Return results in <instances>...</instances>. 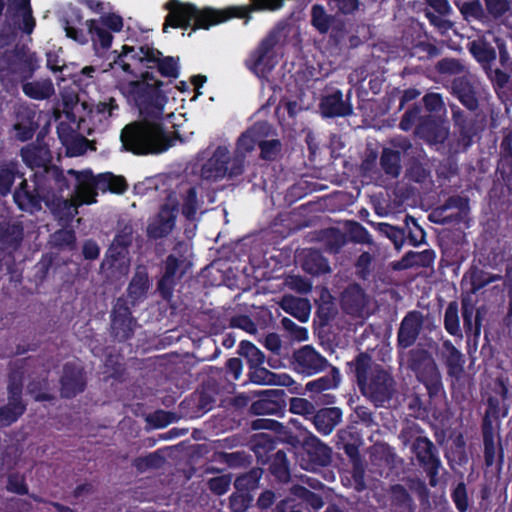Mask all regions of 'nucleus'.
<instances>
[{"instance_id": "9", "label": "nucleus", "mask_w": 512, "mask_h": 512, "mask_svg": "<svg viewBox=\"0 0 512 512\" xmlns=\"http://www.w3.org/2000/svg\"><path fill=\"white\" fill-rule=\"evenodd\" d=\"M185 259L169 254L159 265L156 292L166 302L172 301L177 284L186 273Z\"/></svg>"}, {"instance_id": "24", "label": "nucleus", "mask_w": 512, "mask_h": 512, "mask_svg": "<svg viewBox=\"0 0 512 512\" xmlns=\"http://www.w3.org/2000/svg\"><path fill=\"white\" fill-rule=\"evenodd\" d=\"M178 207L164 204L155 219L147 226V237L158 240L168 236L175 227Z\"/></svg>"}, {"instance_id": "32", "label": "nucleus", "mask_w": 512, "mask_h": 512, "mask_svg": "<svg viewBox=\"0 0 512 512\" xmlns=\"http://www.w3.org/2000/svg\"><path fill=\"white\" fill-rule=\"evenodd\" d=\"M343 411L339 407H325L316 410L311 421L315 429L322 435L330 434L342 421Z\"/></svg>"}, {"instance_id": "4", "label": "nucleus", "mask_w": 512, "mask_h": 512, "mask_svg": "<svg viewBox=\"0 0 512 512\" xmlns=\"http://www.w3.org/2000/svg\"><path fill=\"white\" fill-rule=\"evenodd\" d=\"M169 14L165 27L170 25L175 28L209 29L210 26L228 20L231 17L246 18L251 10L245 7H230L222 10L205 8L197 9L191 4H183L173 0L166 5Z\"/></svg>"}, {"instance_id": "25", "label": "nucleus", "mask_w": 512, "mask_h": 512, "mask_svg": "<svg viewBox=\"0 0 512 512\" xmlns=\"http://www.w3.org/2000/svg\"><path fill=\"white\" fill-rule=\"evenodd\" d=\"M288 395L282 388L258 389V415L282 416L286 410Z\"/></svg>"}, {"instance_id": "17", "label": "nucleus", "mask_w": 512, "mask_h": 512, "mask_svg": "<svg viewBox=\"0 0 512 512\" xmlns=\"http://www.w3.org/2000/svg\"><path fill=\"white\" fill-rule=\"evenodd\" d=\"M450 112L454 128L459 133V141L465 148L471 146L475 137L482 129L477 115L474 114L475 112L469 111L467 113L455 104H450Z\"/></svg>"}, {"instance_id": "49", "label": "nucleus", "mask_w": 512, "mask_h": 512, "mask_svg": "<svg viewBox=\"0 0 512 512\" xmlns=\"http://www.w3.org/2000/svg\"><path fill=\"white\" fill-rule=\"evenodd\" d=\"M385 174L399 177L401 174V151L392 148H383L379 161Z\"/></svg>"}, {"instance_id": "11", "label": "nucleus", "mask_w": 512, "mask_h": 512, "mask_svg": "<svg viewBox=\"0 0 512 512\" xmlns=\"http://www.w3.org/2000/svg\"><path fill=\"white\" fill-rule=\"evenodd\" d=\"M411 451L420 467L424 469L429 485L436 487L439 483V471L442 468L437 446L428 437L417 436L412 442Z\"/></svg>"}, {"instance_id": "5", "label": "nucleus", "mask_w": 512, "mask_h": 512, "mask_svg": "<svg viewBox=\"0 0 512 512\" xmlns=\"http://www.w3.org/2000/svg\"><path fill=\"white\" fill-rule=\"evenodd\" d=\"M509 413V405L502 403L496 396L486 399V409L481 419V435L483 442V458L486 467L496 464L498 471L503 469L504 449L499 434L501 420Z\"/></svg>"}, {"instance_id": "6", "label": "nucleus", "mask_w": 512, "mask_h": 512, "mask_svg": "<svg viewBox=\"0 0 512 512\" xmlns=\"http://www.w3.org/2000/svg\"><path fill=\"white\" fill-rule=\"evenodd\" d=\"M407 363L416 379L425 387L429 399L445 395L442 375L429 351L423 348L410 350Z\"/></svg>"}, {"instance_id": "52", "label": "nucleus", "mask_w": 512, "mask_h": 512, "mask_svg": "<svg viewBox=\"0 0 512 512\" xmlns=\"http://www.w3.org/2000/svg\"><path fill=\"white\" fill-rule=\"evenodd\" d=\"M485 5L489 14L502 17V24L512 30V8L508 0H485Z\"/></svg>"}, {"instance_id": "60", "label": "nucleus", "mask_w": 512, "mask_h": 512, "mask_svg": "<svg viewBox=\"0 0 512 512\" xmlns=\"http://www.w3.org/2000/svg\"><path fill=\"white\" fill-rule=\"evenodd\" d=\"M422 109H424V114L444 116L446 114V107L443 96L437 92L424 94L422 98Z\"/></svg>"}, {"instance_id": "57", "label": "nucleus", "mask_w": 512, "mask_h": 512, "mask_svg": "<svg viewBox=\"0 0 512 512\" xmlns=\"http://www.w3.org/2000/svg\"><path fill=\"white\" fill-rule=\"evenodd\" d=\"M435 69L440 75L454 76V78L462 76L463 73L468 71L461 60L450 57L439 60L435 65Z\"/></svg>"}, {"instance_id": "34", "label": "nucleus", "mask_w": 512, "mask_h": 512, "mask_svg": "<svg viewBox=\"0 0 512 512\" xmlns=\"http://www.w3.org/2000/svg\"><path fill=\"white\" fill-rule=\"evenodd\" d=\"M405 165V175L409 181L422 184L425 183L430 176L427 158L422 149H416L413 156L408 159Z\"/></svg>"}, {"instance_id": "26", "label": "nucleus", "mask_w": 512, "mask_h": 512, "mask_svg": "<svg viewBox=\"0 0 512 512\" xmlns=\"http://www.w3.org/2000/svg\"><path fill=\"white\" fill-rule=\"evenodd\" d=\"M256 146V124L251 125L243 132L236 143L234 156L230 165V175L239 176L244 171L246 154L252 152Z\"/></svg>"}, {"instance_id": "30", "label": "nucleus", "mask_w": 512, "mask_h": 512, "mask_svg": "<svg viewBox=\"0 0 512 512\" xmlns=\"http://www.w3.org/2000/svg\"><path fill=\"white\" fill-rule=\"evenodd\" d=\"M461 316L467 341L473 340L477 343L481 333L482 317L480 312L475 310V304L468 296L461 299Z\"/></svg>"}, {"instance_id": "16", "label": "nucleus", "mask_w": 512, "mask_h": 512, "mask_svg": "<svg viewBox=\"0 0 512 512\" xmlns=\"http://www.w3.org/2000/svg\"><path fill=\"white\" fill-rule=\"evenodd\" d=\"M477 85V78L468 70L462 76L453 78L448 89L468 111L476 112L479 108Z\"/></svg>"}, {"instance_id": "12", "label": "nucleus", "mask_w": 512, "mask_h": 512, "mask_svg": "<svg viewBox=\"0 0 512 512\" xmlns=\"http://www.w3.org/2000/svg\"><path fill=\"white\" fill-rule=\"evenodd\" d=\"M137 320L133 317L127 299L118 297L110 313V335L119 342L124 343L133 338Z\"/></svg>"}, {"instance_id": "10", "label": "nucleus", "mask_w": 512, "mask_h": 512, "mask_svg": "<svg viewBox=\"0 0 512 512\" xmlns=\"http://www.w3.org/2000/svg\"><path fill=\"white\" fill-rule=\"evenodd\" d=\"M259 430H267L268 432H258V450L263 449L269 452L274 450L280 442L286 443L294 449H297L300 444V437L278 420L258 418Z\"/></svg>"}, {"instance_id": "50", "label": "nucleus", "mask_w": 512, "mask_h": 512, "mask_svg": "<svg viewBox=\"0 0 512 512\" xmlns=\"http://www.w3.org/2000/svg\"><path fill=\"white\" fill-rule=\"evenodd\" d=\"M214 402V398L209 393L196 391L186 397L181 406L193 409L196 414H204L213 408Z\"/></svg>"}, {"instance_id": "15", "label": "nucleus", "mask_w": 512, "mask_h": 512, "mask_svg": "<svg viewBox=\"0 0 512 512\" xmlns=\"http://www.w3.org/2000/svg\"><path fill=\"white\" fill-rule=\"evenodd\" d=\"M60 396L63 399H73L87 388V375L83 366L68 361L62 367L59 378Z\"/></svg>"}, {"instance_id": "39", "label": "nucleus", "mask_w": 512, "mask_h": 512, "mask_svg": "<svg viewBox=\"0 0 512 512\" xmlns=\"http://www.w3.org/2000/svg\"><path fill=\"white\" fill-rule=\"evenodd\" d=\"M280 306L285 312L301 323L309 320L311 304L308 299L285 295L280 301Z\"/></svg>"}, {"instance_id": "28", "label": "nucleus", "mask_w": 512, "mask_h": 512, "mask_svg": "<svg viewBox=\"0 0 512 512\" xmlns=\"http://www.w3.org/2000/svg\"><path fill=\"white\" fill-rule=\"evenodd\" d=\"M150 53V59L153 60V62L149 64V70L154 71L156 78V74H159L164 78H168L169 81L166 83L171 85L172 80L177 79L180 75L178 58H174L172 56H163L162 52L155 48H152ZM166 90H168V95L171 92L170 86L166 87Z\"/></svg>"}, {"instance_id": "62", "label": "nucleus", "mask_w": 512, "mask_h": 512, "mask_svg": "<svg viewBox=\"0 0 512 512\" xmlns=\"http://www.w3.org/2000/svg\"><path fill=\"white\" fill-rule=\"evenodd\" d=\"M333 16L328 14L323 5L315 4L311 9V24L318 32H328Z\"/></svg>"}, {"instance_id": "22", "label": "nucleus", "mask_w": 512, "mask_h": 512, "mask_svg": "<svg viewBox=\"0 0 512 512\" xmlns=\"http://www.w3.org/2000/svg\"><path fill=\"white\" fill-rule=\"evenodd\" d=\"M298 447H301L307 456L308 464L306 468L315 469L326 466L331 462V450L311 433L300 439Z\"/></svg>"}, {"instance_id": "29", "label": "nucleus", "mask_w": 512, "mask_h": 512, "mask_svg": "<svg viewBox=\"0 0 512 512\" xmlns=\"http://www.w3.org/2000/svg\"><path fill=\"white\" fill-rule=\"evenodd\" d=\"M363 444L361 432L354 426L349 425L341 429L335 436V447L338 451H343L349 459H357L360 455V446Z\"/></svg>"}, {"instance_id": "35", "label": "nucleus", "mask_w": 512, "mask_h": 512, "mask_svg": "<svg viewBox=\"0 0 512 512\" xmlns=\"http://www.w3.org/2000/svg\"><path fill=\"white\" fill-rule=\"evenodd\" d=\"M390 512H416L410 492L401 484L392 485L388 493Z\"/></svg>"}, {"instance_id": "18", "label": "nucleus", "mask_w": 512, "mask_h": 512, "mask_svg": "<svg viewBox=\"0 0 512 512\" xmlns=\"http://www.w3.org/2000/svg\"><path fill=\"white\" fill-rule=\"evenodd\" d=\"M328 365V360L310 345L301 347L293 354L294 370L306 376L321 373Z\"/></svg>"}, {"instance_id": "42", "label": "nucleus", "mask_w": 512, "mask_h": 512, "mask_svg": "<svg viewBox=\"0 0 512 512\" xmlns=\"http://www.w3.org/2000/svg\"><path fill=\"white\" fill-rule=\"evenodd\" d=\"M442 356L448 376L459 378L464 371L463 354L449 340H445Z\"/></svg>"}, {"instance_id": "37", "label": "nucleus", "mask_w": 512, "mask_h": 512, "mask_svg": "<svg viewBox=\"0 0 512 512\" xmlns=\"http://www.w3.org/2000/svg\"><path fill=\"white\" fill-rule=\"evenodd\" d=\"M24 237V229L20 222L7 223L0 226V243L7 250L10 258L19 249Z\"/></svg>"}, {"instance_id": "36", "label": "nucleus", "mask_w": 512, "mask_h": 512, "mask_svg": "<svg viewBox=\"0 0 512 512\" xmlns=\"http://www.w3.org/2000/svg\"><path fill=\"white\" fill-rule=\"evenodd\" d=\"M149 288L150 280L147 269L144 266H138L127 287V294L132 305L144 300Z\"/></svg>"}, {"instance_id": "8", "label": "nucleus", "mask_w": 512, "mask_h": 512, "mask_svg": "<svg viewBox=\"0 0 512 512\" xmlns=\"http://www.w3.org/2000/svg\"><path fill=\"white\" fill-rule=\"evenodd\" d=\"M38 68L36 53L24 44H16L0 56V72L22 81L30 79Z\"/></svg>"}, {"instance_id": "14", "label": "nucleus", "mask_w": 512, "mask_h": 512, "mask_svg": "<svg viewBox=\"0 0 512 512\" xmlns=\"http://www.w3.org/2000/svg\"><path fill=\"white\" fill-rule=\"evenodd\" d=\"M13 200L21 211L30 214L39 212L42 209V203L46 205V198L40 191V187L33 174L29 179L24 178L15 188Z\"/></svg>"}, {"instance_id": "19", "label": "nucleus", "mask_w": 512, "mask_h": 512, "mask_svg": "<svg viewBox=\"0 0 512 512\" xmlns=\"http://www.w3.org/2000/svg\"><path fill=\"white\" fill-rule=\"evenodd\" d=\"M351 91L352 89L348 90L346 98H344V94L340 89H335L331 93L322 95L319 104L322 118H338L351 115L353 113Z\"/></svg>"}, {"instance_id": "7", "label": "nucleus", "mask_w": 512, "mask_h": 512, "mask_svg": "<svg viewBox=\"0 0 512 512\" xmlns=\"http://www.w3.org/2000/svg\"><path fill=\"white\" fill-rule=\"evenodd\" d=\"M67 173L74 176L78 182L75 198H65L64 193H62L46 202V206L51 210L52 214L57 218L58 223L63 227L70 225L78 214L79 206L95 203L97 196L91 187L80 184V172L70 169Z\"/></svg>"}, {"instance_id": "23", "label": "nucleus", "mask_w": 512, "mask_h": 512, "mask_svg": "<svg viewBox=\"0 0 512 512\" xmlns=\"http://www.w3.org/2000/svg\"><path fill=\"white\" fill-rule=\"evenodd\" d=\"M425 319L419 310L408 311L398 328V346L407 349L415 344L423 328Z\"/></svg>"}, {"instance_id": "44", "label": "nucleus", "mask_w": 512, "mask_h": 512, "mask_svg": "<svg viewBox=\"0 0 512 512\" xmlns=\"http://www.w3.org/2000/svg\"><path fill=\"white\" fill-rule=\"evenodd\" d=\"M291 493L298 500L301 511L305 509L308 512H318L324 505L323 497L320 494L304 486L294 485L291 488Z\"/></svg>"}, {"instance_id": "21", "label": "nucleus", "mask_w": 512, "mask_h": 512, "mask_svg": "<svg viewBox=\"0 0 512 512\" xmlns=\"http://www.w3.org/2000/svg\"><path fill=\"white\" fill-rule=\"evenodd\" d=\"M415 134L427 143L442 144L449 136V126L443 116L425 114Z\"/></svg>"}, {"instance_id": "54", "label": "nucleus", "mask_w": 512, "mask_h": 512, "mask_svg": "<svg viewBox=\"0 0 512 512\" xmlns=\"http://www.w3.org/2000/svg\"><path fill=\"white\" fill-rule=\"evenodd\" d=\"M50 244L53 248L58 250L72 251L76 247V233L70 228H62L56 230L50 235Z\"/></svg>"}, {"instance_id": "2", "label": "nucleus", "mask_w": 512, "mask_h": 512, "mask_svg": "<svg viewBox=\"0 0 512 512\" xmlns=\"http://www.w3.org/2000/svg\"><path fill=\"white\" fill-rule=\"evenodd\" d=\"M348 366L360 392L375 407H383L393 399L396 392L394 377L384 366L375 363L369 354H357Z\"/></svg>"}, {"instance_id": "59", "label": "nucleus", "mask_w": 512, "mask_h": 512, "mask_svg": "<svg viewBox=\"0 0 512 512\" xmlns=\"http://www.w3.org/2000/svg\"><path fill=\"white\" fill-rule=\"evenodd\" d=\"M327 42L331 46V53L340 54L343 50V42H348V49H355L363 43V40L358 34H329Z\"/></svg>"}, {"instance_id": "38", "label": "nucleus", "mask_w": 512, "mask_h": 512, "mask_svg": "<svg viewBox=\"0 0 512 512\" xmlns=\"http://www.w3.org/2000/svg\"><path fill=\"white\" fill-rule=\"evenodd\" d=\"M467 48L474 59L482 65L484 70L492 65L497 58V53L492 44L484 38V34L470 41Z\"/></svg>"}, {"instance_id": "40", "label": "nucleus", "mask_w": 512, "mask_h": 512, "mask_svg": "<svg viewBox=\"0 0 512 512\" xmlns=\"http://www.w3.org/2000/svg\"><path fill=\"white\" fill-rule=\"evenodd\" d=\"M278 34H268L258 46V67L264 65L263 69L271 71L278 63L277 43Z\"/></svg>"}, {"instance_id": "45", "label": "nucleus", "mask_w": 512, "mask_h": 512, "mask_svg": "<svg viewBox=\"0 0 512 512\" xmlns=\"http://www.w3.org/2000/svg\"><path fill=\"white\" fill-rule=\"evenodd\" d=\"M302 269L308 274L319 276L330 272L327 258L318 249L309 250L302 260Z\"/></svg>"}, {"instance_id": "61", "label": "nucleus", "mask_w": 512, "mask_h": 512, "mask_svg": "<svg viewBox=\"0 0 512 512\" xmlns=\"http://www.w3.org/2000/svg\"><path fill=\"white\" fill-rule=\"evenodd\" d=\"M485 72L496 93L500 97L502 94H506L507 87L510 83V75L501 68H493L492 65L486 67Z\"/></svg>"}, {"instance_id": "33", "label": "nucleus", "mask_w": 512, "mask_h": 512, "mask_svg": "<svg viewBox=\"0 0 512 512\" xmlns=\"http://www.w3.org/2000/svg\"><path fill=\"white\" fill-rule=\"evenodd\" d=\"M234 253L240 261L247 262L242 270L247 275L256 272V236L249 234L235 243Z\"/></svg>"}, {"instance_id": "41", "label": "nucleus", "mask_w": 512, "mask_h": 512, "mask_svg": "<svg viewBox=\"0 0 512 512\" xmlns=\"http://www.w3.org/2000/svg\"><path fill=\"white\" fill-rule=\"evenodd\" d=\"M268 471L273 481L278 484H287L291 481L290 462L283 450H278L270 459Z\"/></svg>"}, {"instance_id": "64", "label": "nucleus", "mask_w": 512, "mask_h": 512, "mask_svg": "<svg viewBox=\"0 0 512 512\" xmlns=\"http://www.w3.org/2000/svg\"><path fill=\"white\" fill-rule=\"evenodd\" d=\"M165 462V458L163 455L159 453V451H155L149 453L146 456L137 457L133 461V466L139 472H144L148 469H158L162 467Z\"/></svg>"}, {"instance_id": "20", "label": "nucleus", "mask_w": 512, "mask_h": 512, "mask_svg": "<svg viewBox=\"0 0 512 512\" xmlns=\"http://www.w3.org/2000/svg\"><path fill=\"white\" fill-rule=\"evenodd\" d=\"M229 163H232L229 149L226 146H218L212 156L202 165L201 178L211 182L221 180L226 175L233 178L234 176L230 175Z\"/></svg>"}, {"instance_id": "48", "label": "nucleus", "mask_w": 512, "mask_h": 512, "mask_svg": "<svg viewBox=\"0 0 512 512\" xmlns=\"http://www.w3.org/2000/svg\"><path fill=\"white\" fill-rule=\"evenodd\" d=\"M127 255L128 249L111 243L105 253V258L101 262L100 267L102 270H120L121 268L127 266Z\"/></svg>"}, {"instance_id": "1", "label": "nucleus", "mask_w": 512, "mask_h": 512, "mask_svg": "<svg viewBox=\"0 0 512 512\" xmlns=\"http://www.w3.org/2000/svg\"><path fill=\"white\" fill-rule=\"evenodd\" d=\"M152 48L148 45H123L120 53L113 52L116 55L110 67L121 69L124 74L136 78L122 86V92L128 101L142 114L159 116L168 102L166 87L169 83L159 80L154 71L149 70V64L153 62L150 59Z\"/></svg>"}, {"instance_id": "27", "label": "nucleus", "mask_w": 512, "mask_h": 512, "mask_svg": "<svg viewBox=\"0 0 512 512\" xmlns=\"http://www.w3.org/2000/svg\"><path fill=\"white\" fill-rule=\"evenodd\" d=\"M29 2L30 0H7V15L14 29L21 32H32L35 27Z\"/></svg>"}, {"instance_id": "46", "label": "nucleus", "mask_w": 512, "mask_h": 512, "mask_svg": "<svg viewBox=\"0 0 512 512\" xmlns=\"http://www.w3.org/2000/svg\"><path fill=\"white\" fill-rule=\"evenodd\" d=\"M21 156L27 166L32 169L41 170L52 165L51 155L48 148L42 146H31L21 149Z\"/></svg>"}, {"instance_id": "13", "label": "nucleus", "mask_w": 512, "mask_h": 512, "mask_svg": "<svg viewBox=\"0 0 512 512\" xmlns=\"http://www.w3.org/2000/svg\"><path fill=\"white\" fill-rule=\"evenodd\" d=\"M33 175L37 180L40 191L46 198V202L70 190L71 184L65 176L63 169L56 165L36 170Z\"/></svg>"}, {"instance_id": "3", "label": "nucleus", "mask_w": 512, "mask_h": 512, "mask_svg": "<svg viewBox=\"0 0 512 512\" xmlns=\"http://www.w3.org/2000/svg\"><path fill=\"white\" fill-rule=\"evenodd\" d=\"M142 119L131 122L121 130L120 140L125 151L134 155L160 154L171 146V139L163 124V114L149 116L142 114Z\"/></svg>"}, {"instance_id": "47", "label": "nucleus", "mask_w": 512, "mask_h": 512, "mask_svg": "<svg viewBox=\"0 0 512 512\" xmlns=\"http://www.w3.org/2000/svg\"><path fill=\"white\" fill-rule=\"evenodd\" d=\"M23 93L35 100H44L50 98L54 92V86L50 79L25 82L22 84Z\"/></svg>"}, {"instance_id": "51", "label": "nucleus", "mask_w": 512, "mask_h": 512, "mask_svg": "<svg viewBox=\"0 0 512 512\" xmlns=\"http://www.w3.org/2000/svg\"><path fill=\"white\" fill-rule=\"evenodd\" d=\"M341 381L340 372L335 366H332V369L329 374L323 375L322 377L309 381L305 385V389L311 393H320L324 390L336 388Z\"/></svg>"}, {"instance_id": "63", "label": "nucleus", "mask_w": 512, "mask_h": 512, "mask_svg": "<svg viewBox=\"0 0 512 512\" xmlns=\"http://www.w3.org/2000/svg\"><path fill=\"white\" fill-rule=\"evenodd\" d=\"M198 210V192L196 186L187 189L183 196L182 215L189 221H193Z\"/></svg>"}, {"instance_id": "55", "label": "nucleus", "mask_w": 512, "mask_h": 512, "mask_svg": "<svg viewBox=\"0 0 512 512\" xmlns=\"http://www.w3.org/2000/svg\"><path fill=\"white\" fill-rule=\"evenodd\" d=\"M458 311V303L456 301H451L445 310L444 327L451 336L463 338V331L460 327Z\"/></svg>"}, {"instance_id": "56", "label": "nucleus", "mask_w": 512, "mask_h": 512, "mask_svg": "<svg viewBox=\"0 0 512 512\" xmlns=\"http://www.w3.org/2000/svg\"><path fill=\"white\" fill-rule=\"evenodd\" d=\"M424 118L425 111L422 105L415 103L403 113L398 127L404 132L411 131L413 127L416 129L417 124L423 121Z\"/></svg>"}, {"instance_id": "31", "label": "nucleus", "mask_w": 512, "mask_h": 512, "mask_svg": "<svg viewBox=\"0 0 512 512\" xmlns=\"http://www.w3.org/2000/svg\"><path fill=\"white\" fill-rule=\"evenodd\" d=\"M444 47V41H438L431 34H417L411 46V56L420 60L439 56Z\"/></svg>"}, {"instance_id": "58", "label": "nucleus", "mask_w": 512, "mask_h": 512, "mask_svg": "<svg viewBox=\"0 0 512 512\" xmlns=\"http://www.w3.org/2000/svg\"><path fill=\"white\" fill-rule=\"evenodd\" d=\"M436 253L433 249H424L420 252L408 251L403 256L406 266H418L428 268L433 265Z\"/></svg>"}, {"instance_id": "53", "label": "nucleus", "mask_w": 512, "mask_h": 512, "mask_svg": "<svg viewBox=\"0 0 512 512\" xmlns=\"http://www.w3.org/2000/svg\"><path fill=\"white\" fill-rule=\"evenodd\" d=\"M16 162H9L0 166V196H6L11 192L17 177H22Z\"/></svg>"}, {"instance_id": "43", "label": "nucleus", "mask_w": 512, "mask_h": 512, "mask_svg": "<svg viewBox=\"0 0 512 512\" xmlns=\"http://www.w3.org/2000/svg\"><path fill=\"white\" fill-rule=\"evenodd\" d=\"M265 354L258 349V385L291 386L295 383L292 377L286 373H274L263 368Z\"/></svg>"}]
</instances>
